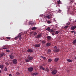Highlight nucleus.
Here are the masks:
<instances>
[{
  "label": "nucleus",
  "mask_w": 76,
  "mask_h": 76,
  "mask_svg": "<svg viewBox=\"0 0 76 76\" xmlns=\"http://www.w3.org/2000/svg\"><path fill=\"white\" fill-rule=\"evenodd\" d=\"M47 31H48L49 32H50V33H52V32H53L52 34V35H55V31H54V30H53L52 29H50V27H48L46 28Z\"/></svg>",
  "instance_id": "nucleus-1"
},
{
  "label": "nucleus",
  "mask_w": 76,
  "mask_h": 76,
  "mask_svg": "<svg viewBox=\"0 0 76 76\" xmlns=\"http://www.w3.org/2000/svg\"><path fill=\"white\" fill-rule=\"evenodd\" d=\"M54 50H53V51L54 53H58L60 51V49L57 48V47L56 46H55L54 47Z\"/></svg>",
  "instance_id": "nucleus-2"
},
{
  "label": "nucleus",
  "mask_w": 76,
  "mask_h": 76,
  "mask_svg": "<svg viewBox=\"0 0 76 76\" xmlns=\"http://www.w3.org/2000/svg\"><path fill=\"white\" fill-rule=\"evenodd\" d=\"M40 69H42V70H45V71H46V72H48L49 71V70L47 68H46V69H45L43 66H40Z\"/></svg>",
  "instance_id": "nucleus-3"
},
{
  "label": "nucleus",
  "mask_w": 76,
  "mask_h": 76,
  "mask_svg": "<svg viewBox=\"0 0 76 76\" xmlns=\"http://www.w3.org/2000/svg\"><path fill=\"white\" fill-rule=\"evenodd\" d=\"M21 36L22 34H20V33H19V34H18V35L16 37L14 38V39H15V40H17L18 38L20 37H21Z\"/></svg>",
  "instance_id": "nucleus-4"
},
{
  "label": "nucleus",
  "mask_w": 76,
  "mask_h": 76,
  "mask_svg": "<svg viewBox=\"0 0 76 76\" xmlns=\"http://www.w3.org/2000/svg\"><path fill=\"white\" fill-rule=\"evenodd\" d=\"M28 70L29 72H32L33 70H34V68L32 67H31L28 68Z\"/></svg>",
  "instance_id": "nucleus-5"
},
{
  "label": "nucleus",
  "mask_w": 76,
  "mask_h": 76,
  "mask_svg": "<svg viewBox=\"0 0 76 76\" xmlns=\"http://www.w3.org/2000/svg\"><path fill=\"white\" fill-rule=\"evenodd\" d=\"M9 56L10 57V59H13V58H14V57L13 54H10L9 55Z\"/></svg>",
  "instance_id": "nucleus-6"
},
{
  "label": "nucleus",
  "mask_w": 76,
  "mask_h": 76,
  "mask_svg": "<svg viewBox=\"0 0 76 76\" xmlns=\"http://www.w3.org/2000/svg\"><path fill=\"white\" fill-rule=\"evenodd\" d=\"M27 58L29 60H32L34 59V57L32 56H28L27 57Z\"/></svg>",
  "instance_id": "nucleus-7"
},
{
  "label": "nucleus",
  "mask_w": 76,
  "mask_h": 76,
  "mask_svg": "<svg viewBox=\"0 0 76 76\" xmlns=\"http://www.w3.org/2000/svg\"><path fill=\"white\" fill-rule=\"evenodd\" d=\"M53 75H56L57 73V70H54L51 72Z\"/></svg>",
  "instance_id": "nucleus-8"
},
{
  "label": "nucleus",
  "mask_w": 76,
  "mask_h": 76,
  "mask_svg": "<svg viewBox=\"0 0 76 76\" xmlns=\"http://www.w3.org/2000/svg\"><path fill=\"white\" fill-rule=\"evenodd\" d=\"M12 62L14 64H17V63H18V62H17V59H13L12 60Z\"/></svg>",
  "instance_id": "nucleus-9"
},
{
  "label": "nucleus",
  "mask_w": 76,
  "mask_h": 76,
  "mask_svg": "<svg viewBox=\"0 0 76 76\" xmlns=\"http://www.w3.org/2000/svg\"><path fill=\"white\" fill-rule=\"evenodd\" d=\"M27 51L28 53H32L33 52V50H32V49H28L27 50Z\"/></svg>",
  "instance_id": "nucleus-10"
},
{
  "label": "nucleus",
  "mask_w": 76,
  "mask_h": 76,
  "mask_svg": "<svg viewBox=\"0 0 76 76\" xmlns=\"http://www.w3.org/2000/svg\"><path fill=\"white\" fill-rule=\"evenodd\" d=\"M76 26H72L71 27V30H74L76 28Z\"/></svg>",
  "instance_id": "nucleus-11"
},
{
  "label": "nucleus",
  "mask_w": 76,
  "mask_h": 76,
  "mask_svg": "<svg viewBox=\"0 0 76 76\" xmlns=\"http://www.w3.org/2000/svg\"><path fill=\"white\" fill-rule=\"evenodd\" d=\"M42 37V35L41 34H39L36 37L37 38H41Z\"/></svg>",
  "instance_id": "nucleus-12"
},
{
  "label": "nucleus",
  "mask_w": 76,
  "mask_h": 76,
  "mask_svg": "<svg viewBox=\"0 0 76 76\" xmlns=\"http://www.w3.org/2000/svg\"><path fill=\"white\" fill-rule=\"evenodd\" d=\"M40 44H36L35 45V47H40Z\"/></svg>",
  "instance_id": "nucleus-13"
},
{
  "label": "nucleus",
  "mask_w": 76,
  "mask_h": 76,
  "mask_svg": "<svg viewBox=\"0 0 76 76\" xmlns=\"http://www.w3.org/2000/svg\"><path fill=\"white\" fill-rule=\"evenodd\" d=\"M38 74L37 73H33L31 74V75L32 76H34V75H37Z\"/></svg>",
  "instance_id": "nucleus-14"
},
{
  "label": "nucleus",
  "mask_w": 76,
  "mask_h": 76,
  "mask_svg": "<svg viewBox=\"0 0 76 76\" xmlns=\"http://www.w3.org/2000/svg\"><path fill=\"white\" fill-rule=\"evenodd\" d=\"M59 60V58H56L54 59V61H55V62H57L58 61V60Z\"/></svg>",
  "instance_id": "nucleus-15"
},
{
  "label": "nucleus",
  "mask_w": 76,
  "mask_h": 76,
  "mask_svg": "<svg viewBox=\"0 0 76 76\" xmlns=\"http://www.w3.org/2000/svg\"><path fill=\"white\" fill-rule=\"evenodd\" d=\"M51 44L50 43H48L46 44V46H48V47H49L50 45H51Z\"/></svg>",
  "instance_id": "nucleus-16"
},
{
  "label": "nucleus",
  "mask_w": 76,
  "mask_h": 76,
  "mask_svg": "<svg viewBox=\"0 0 76 76\" xmlns=\"http://www.w3.org/2000/svg\"><path fill=\"white\" fill-rule=\"evenodd\" d=\"M3 56H4V53H2L1 54H0V58L2 57Z\"/></svg>",
  "instance_id": "nucleus-17"
},
{
  "label": "nucleus",
  "mask_w": 76,
  "mask_h": 76,
  "mask_svg": "<svg viewBox=\"0 0 76 76\" xmlns=\"http://www.w3.org/2000/svg\"><path fill=\"white\" fill-rule=\"evenodd\" d=\"M72 43L73 44L75 45V44L76 43V39H75V40H74L72 42Z\"/></svg>",
  "instance_id": "nucleus-18"
},
{
  "label": "nucleus",
  "mask_w": 76,
  "mask_h": 76,
  "mask_svg": "<svg viewBox=\"0 0 76 76\" xmlns=\"http://www.w3.org/2000/svg\"><path fill=\"white\" fill-rule=\"evenodd\" d=\"M42 44H45V43H46V41L45 40H42Z\"/></svg>",
  "instance_id": "nucleus-19"
},
{
  "label": "nucleus",
  "mask_w": 76,
  "mask_h": 76,
  "mask_svg": "<svg viewBox=\"0 0 76 76\" xmlns=\"http://www.w3.org/2000/svg\"><path fill=\"white\" fill-rule=\"evenodd\" d=\"M47 38L49 40H50V39H51V37L50 36H48L47 37Z\"/></svg>",
  "instance_id": "nucleus-20"
},
{
  "label": "nucleus",
  "mask_w": 76,
  "mask_h": 76,
  "mask_svg": "<svg viewBox=\"0 0 76 76\" xmlns=\"http://www.w3.org/2000/svg\"><path fill=\"white\" fill-rule=\"evenodd\" d=\"M52 60H53L51 58H49L48 59V62H51V61H52Z\"/></svg>",
  "instance_id": "nucleus-21"
},
{
  "label": "nucleus",
  "mask_w": 76,
  "mask_h": 76,
  "mask_svg": "<svg viewBox=\"0 0 76 76\" xmlns=\"http://www.w3.org/2000/svg\"><path fill=\"white\" fill-rule=\"evenodd\" d=\"M29 25H32V24H33V23L32 21H30L29 22Z\"/></svg>",
  "instance_id": "nucleus-22"
},
{
  "label": "nucleus",
  "mask_w": 76,
  "mask_h": 76,
  "mask_svg": "<svg viewBox=\"0 0 76 76\" xmlns=\"http://www.w3.org/2000/svg\"><path fill=\"white\" fill-rule=\"evenodd\" d=\"M36 29L37 28L35 27H33L31 28V29H32V30H35V29Z\"/></svg>",
  "instance_id": "nucleus-23"
},
{
  "label": "nucleus",
  "mask_w": 76,
  "mask_h": 76,
  "mask_svg": "<svg viewBox=\"0 0 76 76\" xmlns=\"http://www.w3.org/2000/svg\"><path fill=\"white\" fill-rule=\"evenodd\" d=\"M55 34L56 35H57V34H58V31H56L55 32Z\"/></svg>",
  "instance_id": "nucleus-24"
},
{
  "label": "nucleus",
  "mask_w": 76,
  "mask_h": 76,
  "mask_svg": "<svg viewBox=\"0 0 76 76\" xmlns=\"http://www.w3.org/2000/svg\"><path fill=\"white\" fill-rule=\"evenodd\" d=\"M67 61H68V62H72V61L70 59H68L67 60Z\"/></svg>",
  "instance_id": "nucleus-25"
},
{
  "label": "nucleus",
  "mask_w": 76,
  "mask_h": 76,
  "mask_svg": "<svg viewBox=\"0 0 76 76\" xmlns=\"http://www.w3.org/2000/svg\"><path fill=\"white\" fill-rule=\"evenodd\" d=\"M4 67V65H0V68H1V69H3Z\"/></svg>",
  "instance_id": "nucleus-26"
},
{
  "label": "nucleus",
  "mask_w": 76,
  "mask_h": 76,
  "mask_svg": "<svg viewBox=\"0 0 76 76\" xmlns=\"http://www.w3.org/2000/svg\"><path fill=\"white\" fill-rule=\"evenodd\" d=\"M57 3H58V5H59L60 4H61V1H60V0H59L57 1Z\"/></svg>",
  "instance_id": "nucleus-27"
},
{
  "label": "nucleus",
  "mask_w": 76,
  "mask_h": 76,
  "mask_svg": "<svg viewBox=\"0 0 76 76\" xmlns=\"http://www.w3.org/2000/svg\"><path fill=\"white\" fill-rule=\"evenodd\" d=\"M33 35H34L35 36L36 35H37V33H36L35 32H33Z\"/></svg>",
  "instance_id": "nucleus-28"
},
{
  "label": "nucleus",
  "mask_w": 76,
  "mask_h": 76,
  "mask_svg": "<svg viewBox=\"0 0 76 76\" xmlns=\"http://www.w3.org/2000/svg\"><path fill=\"white\" fill-rule=\"evenodd\" d=\"M47 23L48 24H50V23H51V21H48Z\"/></svg>",
  "instance_id": "nucleus-29"
},
{
  "label": "nucleus",
  "mask_w": 76,
  "mask_h": 76,
  "mask_svg": "<svg viewBox=\"0 0 76 76\" xmlns=\"http://www.w3.org/2000/svg\"><path fill=\"white\" fill-rule=\"evenodd\" d=\"M41 57H42V58H43L44 59V60H45V59L46 58L43 56H41Z\"/></svg>",
  "instance_id": "nucleus-30"
},
{
  "label": "nucleus",
  "mask_w": 76,
  "mask_h": 76,
  "mask_svg": "<svg viewBox=\"0 0 76 76\" xmlns=\"http://www.w3.org/2000/svg\"><path fill=\"white\" fill-rule=\"evenodd\" d=\"M65 29H67L68 28H69V26H65L64 27Z\"/></svg>",
  "instance_id": "nucleus-31"
},
{
  "label": "nucleus",
  "mask_w": 76,
  "mask_h": 76,
  "mask_svg": "<svg viewBox=\"0 0 76 76\" xmlns=\"http://www.w3.org/2000/svg\"><path fill=\"white\" fill-rule=\"evenodd\" d=\"M66 25L67 26H68V25H70V23H66Z\"/></svg>",
  "instance_id": "nucleus-32"
},
{
  "label": "nucleus",
  "mask_w": 76,
  "mask_h": 76,
  "mask_svg": "<svg viewBox=\"0 0 76 76\" xmlns=\"http://www.w3.org/2000/svg\"><path fill=\"white\" fill-rule=\"evenodd\" d=\"M6 52H7V53H9V52H10V50H6Z\"/></svg>",
  "instance_id": "nucleus-33"
},
{
  "label": "nucleus",
  "mask_w": 76,
  "mask_h": 76,
  "mask_svg": "<svg viewBox=\"0 0 76 76\" xmlns=\"http://www.w3.org/2000/svg\"><path fill=\"white\" fill-rule=\"evenodd\" d=\"M4 71H7V68L6 67H5V69H4Z\"/></svg>",
  "instance_id": "nucleus-34"
},
{
  "label": "nucleus",
  "mask_w": 76,
  "mask_h": 76,
  "mask_svg": "<svg viewBox=\"0 0 76 76\" xmlns=\"http://www.w3.org/2000/svg\"><path fill=\"white\" fill-rule=\"evenodd\" d=\"M29 61H30L29 59H26V62H29Z\"/></svg>",
  "instance_id": "nucleus-35"
},
{
  "label": "nucleus",
  "mask_w": 76,
  "mask_h": 76,
  "mask_svg": "<svg viewBox=\"0 0 76 76\" xmlns=\"http://www.w3.org/2000/svg\"><path fill=\"white\" fill-rule=\"evenodd\" d=\"M47 18L48 19H51L50 18V15L47 16Z\"/></svg>",
  "instance_id": "nucleus-36"
},
{
  "label": "nucleus",
  "mask_w": 76,
  "mask_h": 76,
  "mask_svg": "<svg viewBox=\"0 0 76 76\" xmlns=\"http://www.w3.org/2000/svg\"><path fill=\"white\" fill-rule=\"evenodd\" d=\"M5 64H7V65H9V63L7 62L5 63Z\"/></svg>",
  "instance_id": "nucleus-37"
},
{
  "label": "nucleus",
  "mask_w": 76,
  "mask_h": 76,
  "mask_svg": "<svg viewBox=\"0 0 76 76\" xmlns=\"http://www.w3.org/2000/svg\"><path fill=\"white\" fill-rule=\"evenodd\" d=\"M6 38L7 39H10V38H10V37H6Z\"/></svg>",
  "instance_id": "nucleus-38"
},
{
  "label": "nucleus",
  "mask_w": 76,
  "mask_h": 76,
  "mask_svg": "<svg viewBox=\"0 0 76 76\" xmlns=\"http://www.w3.org/2000/svg\"><path fill=\"white\" fill-rule=\"evenodd\" d=\"M48 53H50L51 52V50L50 49L48 50Z\"/></svg>",
  "instance_id": "nucleus-39"
},
{
  "label": "nucleus",
  "mask_w": 76,
  "mask_h": 76,
  "mask_svg": "<svg viewBox=\"0 0 76 76\" xmlns=\"http://www.w3.org/2000/svg\"><path fill=\"white\" fill-rule=\"evenodd\" d=\"M16 74L17 75H20V73H19V72H17Z\"/></svg>",
  "instance_id": "nucleus-40"
},
{
  "label": "nucleus",
  "mask_w": 76,
  "mask_h": 76,
  "mask_svg": "<svg viewBox=\"0 0 76 76\" xmlns=\"http://www.w3.org/2000/svg\"><path fill=\"white\" fill-rule=\"evenodd\" d=\"M61 12V10H59L58 11V13H60Z\"/></svg>",
  "instance_id": "nucleus-41"
},
{
  "label": "nucleus",
  "mask_w": 76,
  "mask_h": 76,
  "mask_svg": "<svg viewBox=\"0 0 76 76\" xmlns=\"http://www.w3.org/2000/svg\"><path fill=\"white\" fill-rule=\"evenodd\" d=\"M4 47H8V45H4Z\"/></svg>",
  "instance_id": "nucleus-42"
},
{
  "label": "nucleus",
  "mask_w": 76,
  "mask_h": 76,
  "mask_svg": "<svg viewBox=\"0 0 76 76\" xmlns=\"http://www.w3.org/2000/svg\"><path fill=\"white\" fill-rule=\"evenodd\" d=\"M3 49H7V48L6 47V48H3Z\"/></svg>",
  "instance_id": "nucleus-43"
},
{
  "label": "nucleus",
  "mask_w": 76,
  "mask_h": 76,
  "mask_svg": "<svg viewBox=\"0 0 76 76\" xmlns=\"http://www.w3.org/2000/svg\"><path fill=\"white\" fill-rule=\"evenodd\" d=\"M19 40H21V39H22V38L21 37H19Z\"/></svg>",
  "instance_id": "nucleus-44"
},
{
  "label": "nucleus",
  "mask_w": 76,
  "mask_h": 76,
  "mask_svg": "<svg viewBox=\"0 0 76 76\" xmlns=\"http://www.w3.org/2000/svg\"><path fill=\"white\" fill-rule=\"evenodd\" d=\"M50 18H53V17L52 16V15H50Z\"/></svg>",
  "instance_id": "nucleus-45"
},
{
  "label": "nucleus",
  "mask_w": 76,
  "mask_h": 76,
  "mask_svg": "<svg viewBox=\"0 0 76 76\" xmlns=\"http://www.w3.org/2000/svg\"><path fill=\"white\" fill-rule=\"evenodd\" d=\"M71 32L72 33H73V32H74L75 31H71Z\"/></svg>",
  "instance_id": "nucleus-46"
},
{
  "label": "nucleus",
  "mask_w": 76,
  "mask_h": 76,
  "mask_svg": "<svg viewBox=\"0 0 76 76\" xmlns=\"http://www.w3.org/2000/svg\"><path fill=\"white\" fill-rule=\"evenodd\" d=\"M67 72L68 73H69V70H67Z\"/></svg>",
  "instance_id": "nucleus-47"
},
{
  "label": "nucleus",
  "mask_w": 76,
  "mask_h": 76,
  "mask_svg": "<svg viewBox=\"0 0 76 76\" xmlns=\"http://www.w3.org/2000/svg\"><path fill=\"white\" fill-rule=\"evenodd\" d=\"M9 76H12V75L11 74H10L9 75Z\"/></svg>",
  "instance_id": "nucleus-48"
},
{
  "label": "nucleus",
  "mask_w": 76,
  "mask_h": 76,
  "mask_svg": "<svg viewBox=\"0 0 76 76\" xmlns=\"http://www.w3.org/2000/svg\"><path fill=\"white\" fill-rule=\"evenodd\" d=\"M74 35H75V34H76V32H75L74 31Z\"/></svg>",
  "instance_id": "nucleus-49"
},
{
  "label": "nucleus",
  "mask_w": 76,
  "mask_h": 76,
  "mask_svg": "<svg viewBox=\"0 0 76 76\" xmlns=\"http://www.w3.org/2000/svg\"><path fill=\"white\" fill-rule=\"evenodd\" d=\"M73 1H71V2L73 3Z\"/></svg>",
  "instance_id": "nucleus-50"
},
{
  "label": "nucleus",
  "mask_w": 76,
  "mask_h": 76,
  "mask_svg": "<svg viewBox=\"0 0 76 76\" xmlns=\"http://www.w3.org/2000/svg\"><path fill=\"white\" fill-rule=\"evenodd\" d=\"M75 59L76 60V57H75Z\"/></svg>",
  "instance_id": "nucleus-51"
},
{
  "label": "nucleus",
  "mask_w": 76,
  "mask_h": 76,
  "mask_svg": "<svg viewBox=\"0 0 76 76\" xmlns=\"http://www.w3.org/2000/svg\"><path fill=\"white\" fill-rule=\"evenodd\" d=\"M1 73V70H0V73Z\"/></svg>",
  "instance_id": "nucleus-52"
},
{
  "label": "nucleus",
  "mask_w": 76,
  "mask_h": 76,
  "mask_svg": "<svg viewBox=\"0 0 76 76\" xmlns=\"http://www.w3.org/2000/svg\"><path fill=\"white\" fill-rule=\"evenodd\" d=\"M75 22H76V20L75 21Z\"/></svg>",
  "instance_id": "nucleus-53"
}]
</instances>
